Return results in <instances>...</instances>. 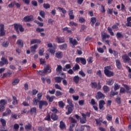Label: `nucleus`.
Wrapping results in <instances>:
<instances>
[{
	"label": "nucleus",
	"mask_w": 131,
	"mask_h": 131,
	"mask_svg": "<svg viewBox=\"0 0 131 131\" xmlns=\"http://www.w3.org/2000/svg\"><path fill=\"white\" fill-rule=\"evenodd\" d=\"M37 72L39 75L43 76L47 73H51V72H52V70L50 69V64H48L44 68L43 70L37 71Z\"/></svg>",
	"instance_id": "1"
},
{
	"label": "nucleus",
	"mask_w": 131,
	"mask_h": 131,
	"mask_svg": "<svg viewBox=\"0 0 131 131\" xmlns=\"http://www.w3.org/2000/svg\"><path fill=\"white\" fill-rule=\"evenodd\" d=\"M14 29L15 31H16L17 34H19V33H20V32H23L24 31V28H23L22 25L15 24L14 25ZM19 30L20 32L19 31Z\"/></svg>",
	"instance_id": "2"
},
{
	"label": "nucleus",
	"mask_w": 131,
	"mask_h": 131,
	"mask_svg": "<svg viewBox=\"0 0 131 131\" xmlns=\"http://www.w3.org/2000/svg\"><path fill=\"white\" fill-rule=\"evenodd\" d=\"M42 97V93H38L37 95V98H35L33 100V103H34V105L35 106H37V104H38V102L41 101V98Z\"/></svg>",
	"instance_id": "3"
},
{
	"label": "nucleus",
	"mask_w": 131,
	"mask_h": 131,
	"mask_svg": "<svg viewBox=\"0 0 131 131\" xmlns=\"http://www.w3.org/2000/svg\"><path fill=\"white\" fill-rule=\"evenodd\" d=\"M107 68H110V67H105L104 68V74L107 77H111V76H113L114 75V73L113 72H112L111 71H110Z\"/></svg>",
	"instance_id": "4"
},
{
	"label": "nucleus",
	"mask_w": 131,
	"mask_h": 131,
	"mask_svg": "<svg viewBox=\"0 0 131 131\" xmlns=\"http://www.w3.org/2000/svg\"><path fill=\"white\" fill-rule=\"evenodd\" d=\"M91 85L92 89H97V90H101L102 88L100 82H98V84L96 82H92L91 83Z\"/></svg>",
	"instance_id": "5"
},
{
	"label": "nucleus",
	"mask_w": 131,
	"mask_h": 131,
	"mask_svg": "<svg viewBox=\"0 0 131 131\" xmlns=\"http://www.w3.org/2000/svg\"><path fill=\"white\" fill-rule=\"evenodd\" d=\"M61 75L63 76L62 77H56L54 78L55 81L57 83H60V82L62 81V79L63 78H66V75L64 73H61Z\"/></svg>",
	"instance_id": "6"
},
{
	"label": "nucleus",
	"mask_w": 131,
	"mask_h": 131,
	"mask_svg": "<svg viewBox=\"0 0 131 131\" xmlns=\"http://www.w3.org/2000/svg\"><path fill=\"white\" fill-rule=\"evenodd\" d=\"M76 62L77 63H81L82 65H85L86 64V60L85 58L82 57H77L76 58Z\"/></svg>",
	"instance_id": "7"
},
{
	"label": "nucleus",
	"mask_w": 131,
	"mask_h": 131,
	"mask_svg": "<svg viewBox=\"0 0 131 131\" xmlns=\"http://www.w3.org/2000/svg\"><path fill=\"white\" fill-rule=\"evenodd\" d=\"M38 103H39V109H42V107L43 106H48L49 105V103H48V102L45 101V100H40V101H38Z\"/></svg>",
	"instance_id": "8"
},
{
	"label": "nucleus",
	"mask_w": 131,
	"mask_h": 131,
	"mask_svg": "<svg viewBox=\"0 0 131 131\" xmlns=\"http://www.w3.org/2000/svg\"><path fill=\"white\" fill-rule=\"evenodd\" d=\"M69 119H70V126H71V127H74V126H75V123H77V121L72 117H69Z\"/></svg>",
	"instance_id": "9"
},
{
	"label": "nucleus",
	"mask_w": 131,
	"mask_h": 131,
	"mask_svg": "<svg viewBox=\"0 0 131 131\" xmlns=\"http://www.w3.org/2000/svg\"><path fill=\"white\" fill-rule=\"evenodd\" d=\"M96 99L97 100H101L102 99L105 98V95L104 94L102 93L101 92H97V95L95 96Z\"/></svg>",
	"instance_id": "10"
},
{
	"label": "nucleus",
	"mask_w": 131,
	"mask_h": 131,
	"mask_svg": "<svg viewBox=\"0 0 131 131\" xmlns=\"http://www.w3.org/2000/svg\"><path fill=\"white\" fill-rule=\"evenodd\" d=\"M0 33L1 34V36H4L6 35V31H5V25H4V24H0Z\"/></svg>",
	"instance_id": "11"
},
{
	"label": "nucleus",
	"mask_w": 131,
	"mask_h": 131,
	"mask_svg": "<svg viewBox=\"0 0 131 131\" xmlns=\"http://www.w3.org/2000/svg\"><path fill=\"white\" fill-rule=\"evenodd\" d=\"M73 107H74L70 106V105H67L66 108V109H68V112L66 113V114H67V115L71 114V113H72L73 112Z\"/></svg>",
	"instance_id": "12"
},
{
	"label": "nucleus",
	"mask_w": 131,
	"mask_h": 131,
	"mask_svg": "<svg viewBox=\"0 0 131 131\" xmlns=\"http://www.w3.org/2000/svg\"><path fill=\"white\" fill-rule=\"evenodd\" d=\"M24 20L25 22H30L31 21H33V16L30 15V16H25L24 18Z\"/></svg>",
	"instance_id": "13"
},
{
	"label": "nucleus",
	"mask_w": 131,
	"mask_h": 131,
	"mask_svg": "<svg viewBox=\"0 0 131 131\" xmlns=\"http://www.w3.org/2000/svg\"><path fill=\"white\" fill-rule=\"evenodd\" d=\"M122 59L123 60V61L124 63H129L130 61V58H129V56L124 55L122 56Z\"/></svg>",
	"instance_id": "14"
},
{
	"label": "nucleus",
	"mask_w": 131,
	"mask_h": 131,
	"mask_svg": "<svg viewBox=\"0 0 131 131\" xmlns=\"http://www.w3.org/2000/svg\"><path fill=\"white\" fill-rule=\"evenodd\" d=\"M116 65L118 69H121L122 68V64H121V61L119 59L116 60Z\"/></svg>",
	"instance_id": "15"
},
{
	"label": "nucleus",
	"mask_w": 131,
	"mask_h": 131,
	"mask_svg": "<svg viewBox=\"0 0 131 131\" xmlns=\"http://www.w3.org/2000/svg\"><path fill=\"white\" fill-rule=\"evenodd\" d=\"M55 56L58 59H62L63 58V53L60 51H58L55 53Z\"/></svg>",
	"instance_id": "16"
},
{
	"label": "nucleus",
	"mask_w": 131,
	"mask_h": 131,
	"mask_svg": "<svg viewBox=\"0 0 131 131\" xmlns=\"http://www.w3.org/2000/svg\"><path fill=\"white\" fill-rule=\"evenodd\" d=\"M105 104H106L105 103V101L104 100L99 101V107L100 110H102V109L104 108V105H105Z\"/></svg>",
	"instance_id": "17"
},
{
	"label": "nucleus",
	"mask_w": 131,
	"mask_h": 131,
	"mask_svg": "<svg viewBox=\"0 0 131 131\" xmlns=\"http://www.w3.org/2000/svg\"><path fill=\"white\" fill-rule=\"evenodd\" d=\"M16 45L20 47V48H23L24 46V43L23 42V40L21 39H18L16 42Z\"/></svg>",
	"instance_id": "18"
},
{
	"label": "nucleus",
	"mask_w": 131,
	"mask_h": 131,
	"mask_svg": "<svg viewBox=\"0 0 131 131\" xmlns=\"http://www.w3.org/2000/svg\"><path fill=\"white\" fill-rule=\"evenodd\" d=\"M56 39L58 43H62L65 42V39L63 37H57Z\"/></svg>",
	"instance_id": "19"
},
{
	"label": "nucleus",
	"mask_w": 131,
	"mask_h": 131,
	"mask_svg": "<svg viewBox=\"0 0 131 131\" xmlns=\"http://www.w3.org/2000/svg\"><path fill=\"white\" fill-rule=\"evenodd\" d=\"M40 42H41V41H40L39 39H34L31 40L30 45H33L34 43H40Z\"/></svg>",
	"instance_id": "20"
},
{
	"label": "nucleus",
	"mask_w": 131,
	"mask_h": 131,
	"mask_svg": "<svg viewBox=\"0 0 131 131\" xmlns=\"http://www.w3.org/2000/svg\"><path fill=\"white\" fill-rule=\"evenodd\" d=\"M37 45L31 47V52L32 54H35V50L37 49Z\"/></svg>",
	"instance_id": "21"
},
{
	"label": "nucleus",
	"mask_w": 131,
	"mask_h": 131,
	"mask_svg": "<svg viewBox=\"0 0 131 131\" xmlns=\"http://www.w3.org/2000/svg\"><path fill=\"white\" fill-rule=\"evenodd\" d=\"M9 45H10V41L7 40V41H4L2 43V46L3 48H8L9 47Z\"/></svg>",
	"instance_id": "22"
},
{
	"label": "nucleus",
	"mask_w": 131,
	"mask_h": 131,
	"mask_svg": "<svg viewBox=\"0 0 131 131\" xmlns=\"http://www.w3.org/2000/svg\"><path fill=\"white\" fill-rule=\"evenodd\" d=\"M51 118L52 120L56 121V120H58V115H57L56 114H52L51 116Z\"/></svg>",
	"instance_id": "23"
},
{
	"label": "nucleus",
	"mask_w": 131,
	"mask_h": 131,
	"mask_svg": "<svg viewBox=\"0 0 131 131\" xmlns=\"http://www.w3.org/2000/svg\"><path fill=\"white\" fill-rule=\"evenodd\" d=\"M126 26L127 27H131V17L127 18V23Z\"/></svg>",
	"instance_id": "24"
},
{
	"label": "nucleus",
	"mask_w": 131,
	"mask_h": 131,
	"mask_svg": "<svg viewBox=\"0 0 131 131\" xmlns=\"http://www.w3.org/2000/svg\"><path fill=\"white\" fill-rule=\"evenodd\" d=\"M70 42L73 45V46H76L77 45V41L76 39H74L72 38H70Z\"/></svg>",
	"instance_id": "25"
},
{
	"label": "nucleus",
	"mask_w": 131,
	"mask_h": 131,
	"mask_svg": "<svg viewBox=\"0 0 131 131\" xmlns=\"http://www.w3.org/2000/svg\"><path fill=\"white\" fill-rule=\"evenodd\" d=\"M59 127L61 129H64V128H65V127H66V125H65V123H64V122L61 121L60 122Z\"/></svg>",
	"instance_id": "26"
},
{
	"label": "nucleus",
	"mask_w": 131,
	"mask_h": 131,
	"mask_svg": "<svg viewBox=\"0 0 131 131\" xmlns=\"http://www.w3.org/2000/svg\"><path fill=\"white\" fill-rule=\"evenodd\" d=\"M54 98H55L54 96L50 97V95H47L46 96V99L49 101L50 102H53L54 101Z\"/></svg>",
	"instance_id": "27"
},
{
	"label": "nucleus",
	"mask_w": 131,
	"mask_h": 131,
	"mask_svg": "<svg viewBox=\"0 0 131 131\" xmlns=\"http://www.w3.org/2000/svg\"><path fill=\"white\" fill-rule=\"evenodd\" d=\"M58 47L60 49V50H66L67 49V44L66 43L63 44L62 45L59 46Z\"/></svg>",
	"instance_id": "28"
},
{
	"label": "nucleus",
	"mask_w": 131,
	"mask_h": 131,
	"mask_svg": "<svg viewBox=\"0 0 131 131\" xmlns=\"http://www.w3.org/2000/svg\"><path fill=\"white\" fill-rule=\"evenodd\" d=\"M101 37L102 40H105V38L109 37V35L106 34L105 33H101Z\"/></svg>",
	"instance_id": "29"
},
{
	"label": "nucleus",
	"mask_w": 131,
	"mask_h": 131,
	"mask_svg": "<svg viewBox=\"0 0 131 131\" xmlns=\"http://www.w3.org/2000/svg\"><path fill=\"white\" fill-rule=\"evenodd\" d=\"M103 91L104 93H108L110 91V89L107 85H104L103 87Z\"/></svg>",
	"instance_id": "30"
},
{
	"label": "nucleus",
	"mask_w": 131,
	"mask_h": 131,
	"mask_svg": "<svg viewBox=\"0 0 131 131\" xmlns=\"http://www.w3.org/2000/svg\"><path fill=\"white\" fill-rule=\"evenodd\" d=\"M79 78H80V77H79V76H76L74 77L73 80L74 82L77 84L78 83V82H79Z\"/></svg>",
	"instance_id": "31"
},
{
	"label": "nucleus",
	"mask_w": 131,
	"mask_h": 131,
	"mask_svg": "<svg viewBox=\"0 0 131 131\" xmlns=\"http://www.w3.org/2000/svg\"><path fill=\"white\" fill-rule=\"evenodd\" d=\"M117 95H118V92H114V91H112L111 92V94L110 95V97L112 98V97H114V96H117Z\"/></svg>",
	"instance_id": "32"
},
{
	"label": "nucleus",
	"mask_w": 131,
	"mask_h": 131,
	"mask_svg": "<svg viewBox=\"0 0 131 131\" xmlns=\"http://www.w3.org/2000/svg\"><path fill=\"white\" fill-rule=\"evenodd\" d=\"M30 113L31 114H36V107H33L30 109Z\"/></svg>",
	"instance_id": "33"
},
{
	"label": "nucleus",
	"mask_w": 131,
	"mask_h": 131,
	"mask_svg": "<svg viewBox=\"0 0 131 131\" xmlns=\"http://www.w3.org/2000/svg\"><path fill=\"white\" fill-rule=\"evenodd\" d=\"M67 103L69 104L68 106H70V107H74V105L72 103V100H71V99H67Z\"/></svg>",
	"instance_id": "34"
},
{
	"label": "nucleus",
	"mask_w": 131,
	"mask_h": 131,
	"mask_svg": "<svg viewBox=\"0 0 131 131\" xmlns=\"http://www.w3.org/2000/svg\"><path fill=\"white\" fill-rule=\"evenodd\" d=\"M119 89H120V85H118L117 83H115L114 88V91H117Z\"/></svg>",
	"instance_id": "35"
},
{
	"label": "nucleus",
	"mask_w": 131,
	"mask_h": 131,
	"mask_svg": "<svg viewBox=\"0 0 131 131\" xmlns=\"http://www.w3.org/2000/svg\"><path fill=\"white\" fill-rule=\"evenodd\" d=\"M97 18L96 17H92L91 18V25L92 26H94L95 23L96 22Z\"/></svg>",
	"instance_id": "36"
},
{
	"label": "nucleus",
	"mask_w": 131,
	"mask_h": 131,
	"mask_svg": "<svg viewBox=\"0 0 131 131\" xmlns=\"http://www.w3.org/2000/svg\"><path fill=\"white\" fill-rule=\"evenodd\" d=\"M58 106L60 108H64V106H65V103H63V101H60L58 102Z\"/></svg>",
	"instance_id": "37"
},
{
	"label": "nucleus",
	"mask_w": 131,
	"mask_h": 131,
	"mask_svg": "<svg viewBox=\"0 0 131 131\" xmlns=\"http://www.w3.org/2000/svg\"><path fill=\"white\" fill-rule=\"evenodd\" d=\"M107 30H108L109 33H110L111 35H112V36H113L114 35V33L112 31V29L111 28L108 27Z\"/></svg>",
	"instance_id": "38"
},
{
	"label": "nucleus",
	"mask_w": 131,
	"mask_h": 131,
	"mask_svg": "<svg viewBox=\"0 0 131 131\" xmlns=\"http://www.w3.org/2000/svg\"><path fill=\"white\" fill-rule=\"evenodd\" d=\"M19 80L18 79H15L12 82L13 85H16V84H18L19 83Z\"/></svg>",
	"instance_id": "39"
},
{
	"label": "nucleus",
	"mask_w": 131,
	"mask_h": 131,
	"mask_svg": "<svg viewBox=\"0 0 131 131\" xmlns=\"http://www.w3.org/2000/svg\"><path fill=\"white\" fill-rule=\"evenodd\" d=\"M1 60H2V61H3V62H4V63H5L7 65V64H9V62L8 61V59H6V58H5V57H2Z\"/></svg>",
	"instance_id": "40"
},
{
	"label": "nucleus",
	"mask_w": 131,
	"mask_h": 131,
	"mask_svg": "<svg viewBox=\"0 0 131 131\" xmlns=\"http://www.w3.org/2000/svg\"><path fill=\"white\" fill-rule=\"evenodd\" d=\"M58 10H59V11H61L62 12V14H66V13H67V11H66L65 9L63 8L58 7Z\"/></svg>",
	"instance_id": "41"
},
{
	"label": "nucleus",
	"mask_w": 131,
	"mask_h": 131,
	"mask_svg": "<svg viewBox=\"0 0 131 131\" xmlns=\"http://www.w3.org/2000/svg\"><path fill=\"white\" fill-rule=\"evenodd\" d=\"M106 119L108 121H112V116H111L109 114H107V115H106Z\"/></svg>",
	"instance_id": "42"
},
{
	"label": "nucleus",
	"mask_w": 131,
	"mask_h": 131,
	"mask_svg": "<svg viewBox=\"0 0 131 131\" xmlns=\"http://www.w3.org/2000/svg\"><path fill=\"white\" fill-rule=\"evenodd\" d=\"M62 95H63V93L62 92H61V91H56L55 96L56 97H60V96H62Z\"/></svg>",
	"instance_id": "43"
},
{
	"label": "nucleus",
	"mask_w": 131,
	"mask_h": 131,
	"mask_svg": "<svg viewBox=\"0 0 131 131\" xmlns=\"http://www.w3.org/2000/svg\"><path fill=\"white\" fill-rule=\"evenodd\" d=\"M56 71L57 72H61L62 71V66H61V65H57Z\"/></svg>",
	"instance_id": "44"
},
{
	"label": "nucleus",
	"mask_w": 131,
	"mask_h": 131,
	"mask_svg": "<svg viewBox=\"0 0 131 131\" xmlns=\"http://www.w3.org/2000/svg\"><path fill=\"white\" fill-rule=\"evenodd\" d=\"M116 36L119 38H123V35L121 34L120 32H117L116 34Z\"/></svg>",
	"instance_id": "45"
},
{
	"label": "nucleus",
	"mask_w": 131,
	"mask_h": 131,
	"mask_svg": "<svg viewBox=\"0 0 131 131\" xmlns=\"http://www.w3.org/2000/svg\"><path fill=\"white\" fill-rule=\"evenodd\" d=\"M116 102L117 104L120 105V104H121V98H120V97H117L116 98Z\"/></svg>",
	"instance_id": "46"
},
{
	"label": "nucleus",
	"mask_w": 131,
	"mask_h": 131,
	"mask_svg": "<svg viewBox=\"0 0 131 131\" xmlns=\"http://www.w3.org/2000/svg\"><path fill=\"white\" fill-rule=\"evenodd\" d=\"M43 7L45 9H48L51 8V5H50L49 4H44L43 5Z\"/></svg>",
	"instance_id": "47"
},
{
	"label": "nucleus",
	"mask_w": 131,
	"mask_h": 131,
	"mask_svg": "<svg viewBox=\"0 0 131 131\" xmlns=\"http://www.w3.org/2000/svg\"><path fill=\"white\" fill-rule=\"evenodd\" d=\"M32 127V125L31 124H30V123H28L27 125H26L25 126V129H30Z\"/></svg>",
	"instance_id": "48"
},
{
	"label": "nucleus",
	"mask_w": 131,
	"mask_h": 131,
	"mask_svg": "<svg viewBox=\"0 0 131 131\" xmlns=\"http://www.w3.org/2000/svg\"><path fill=\"white\" fill-rule=\"evenodd\" d=\"M79 69H80V67H79V65L78 64H76L75 66L73 68V70H74V71L78 70Z\"/></svg>",
	"instance_id": "49"
},
{
	"label": "nucleus",
	"mask_w": 131,
	"mask_h": 131,
	"mask_svg": "<svg viewBox=\"0 0 131 131\" xmlns=\"http://www.w3.org/2000/svg\"><path fill=\"white\" fill-rule=\"evenodd\" d=\"M43 52H45L43 48L40 49L38 51L39 55L40 56H43Z\"/></svg>",
	"instance_id": "50"
},
{
	"label": "nucleus",
	"mask_w": 131,
	"mask_h": 131,
	"mask_svg": "<svg viewBox=\"0 0 131 131\" xmlns=\"http://www.w3.org/2000/svg\"><path fill=\"white\" fill-rule=\"evenodd\" d=\"M39 15L42 17V18H45L46 14L45 13V11H40L39 12Z\"/></svg>",
	"instance_id": "51"
},
{
	"label": "nucleus",
	"mask_w": 131,
	"mask_h": 131,
	"mask_svg": "<svg viewBox=\"0 0 131 131\" xmlns=\"http://www.w3.org/2000/svg\"><path fill=\"white\" fill-rule=\"evenodd\" d=\"M19 127H20V126L18 124H15L13 126V128L15 130H18V129H19Z\"/></svg>",
	"instance_id": "52"
},
{
	"label": "nucleus",
	"mask_w": 131,
	"mask_h": 131,
	"mask_svg": "<svg viewBox=\"0 0 131 131\" xmlns=\"http://www.w3.org/2000/svg\"><path fill=\"white\" fill-rule=\"evenodd\" d=\"M37 93H38V91L36 90V89L33 90L32 91V96H35Z\"/></svg>",
	"instance_id": "53"
},
{
	"label": "nucleus",
	"mask_w": 131,
	"mask_h": 131,
	"mask_svg": "<svg viewBox=\"0 0 131 131\" xmlns=\"http://www.w3.org/2000/svg\"><path fill=\"white\" fill-rule=\"evenodd\" d=\"M1 122L3 125V126H6V120H5L4 119H1Z\"/></svg>",
	"instance_id": "54"
},
{
	"label": "nucleus",
	"mask_w": 131,
	"mask_h": 131,
	"mask_svg": "<svg viewBox=\"0 0 131 131\" xmlns=\"http://www.w3.org/2000/svg\"><path fill=\"white\" fill-rule=\"evenodd\" d=\"M45 119V120H47V121H51V116L49 115V114H47Z\"/></svg>",
	"instance_id": "55"
},
{
	"label": "nucleus",
	"mask_w": 131,
	"mask_h": 131,
	"mask_svg": "<svg viewBox=\"0 0 131 131\" xmlns=\"http://www.w3.org/2000/svg\"><path fill=\"white\" fill-rule=\"evenodd\" d=\"M118 26H119V23H117L116 25H114L112 27L113 29H118Z\"/></svg>",
	"instance_id": "56"
},
{
	"label": "nucleus",
	"mask_w": 131,
	"mask_h": 131,
	"mask_svg": "<svg viewBox=\"0 0 131 131\" xmlns=\"http://www.w3.org/2000/svg\"><path fill=\"white\" fill-rule=\"evenodd\" d=\"M113 83H114V81H113V79H111L109 80L108 81H107V84H108V85H112Z\"/></svg>",
	"instance_id": "57"
},
{
	"label": "nucleus",
	"mask_w": 131,
	"mask_h": 131,
	"mask_svg": "<svg viewBox=\"0 0 131 131\" xmlns=\"http://www.w3.org/2000/svg\"><path fill=\"white\" fill-rule=\"evenodd\" d=\"M55 88L56 89V90H60V91H62V88H61V86L58 84H56L55 85Z\"/></svg>",
	"instance_id": "58"
},
{
	"label": "nucleus",
	"mask_w": 131,
	"mask_h": 131,
	"mask_svg": "<svg viewBox=\"0 0 131 131\" xmlns=\"http://www.w3.org/2000/svg\"><path fill=\"white\" fill-rule=\"evenodd\" d=\"M37 32H42V31H45V29L43 28H37L36 30Z\"/></svg>",
	"instance_id": "59"
},
{
	"label": "nucleus",
	"mask_w": 131,
	"mask_h": 131,
	"mask_svg": "<svg viewBox=\"0 0 131 131\" xmlns=\"http://www.w3.org/2000/svg\"><path fill=\"white\" fill-rule=\"evenodd\" d=\"M97 51L98 52H99V53H101V54H103V53H104V49H103V48H98Z\"/></svg>",
	"instance_id": "60"
},
{
	"label": "nucleus",
	"mask_w": 131,
	"mask_h": 131,
	"mask_svg": "<svg viewBox=\"0 0 131 131\" xmlns=\"http://www.w3.org/2000/svg\"><path fill=\"white\" fill-rule=\"evenodd\" d=\"M79 22H80V23H84V22H85V19L83 17H80L79 19Z\"/></svg>",
	"instance_id": "61"
},
{
	"label": "nucleus",
	"mask_w": 131,
	"mask_h": 131,
	"mask_svg": "<svg viewBox=\"0 0 131 131\" xmlns=\"http://www.w3.org/2000/svg\"><path fill=\"white\" fill-rule=\"evenodd\" d=\"M79 74H80V75L82 76V77H84V76H85V73H84V72H83V71H79Z\"/></svg>",
	"instance_id": "62"
},
{
	"label": "nucleus",
	"mask_w": 131,
	"mask_h": 131,
	"mask_svg": "<svg viewBox=\"0 0 131 131\" xmlns=\"http://www.w3.org/2000/svg\"><path fill=\"white\" fill-rule=\"evenodd\" d=\"M124 86L127 91V93H129V90H131L130 87H129L128 85H124Z\"/></svg>",
	"instance_id": "63"
},
{
	"label": "nucleus",
	"mask_w": 131,
	"mask_h": 131,
	"mask_svg": "<svg viewBox=\"0 0 131 131\" xmlns=\"http://www.w3.org/2000/svg\"><path fill=\"white\" fill-rule=\"evenodd\" d=\"M14 6H15V1L10 3L8 7L9 8H13Z\"/></svg>",
	"instance_id": "64"
}]
</instances>
